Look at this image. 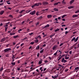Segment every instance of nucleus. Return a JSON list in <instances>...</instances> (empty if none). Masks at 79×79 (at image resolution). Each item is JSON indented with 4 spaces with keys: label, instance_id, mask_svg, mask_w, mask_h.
Masks as SVG:
<instances>
[{
    "label": "nucleus",
    "instance_id": "nucleus-1",
    "mask_svg": "<svg viewBox=\"0 0 79 79\" xmlns=\"http://www.w3.org/2000/svg\"><path fill=\"white\" fill-rule=\"evenodd\" d=\"M78 39H79V37L78 36L77 37L76 39V38L74 37L71 40V41L73 42V41L74 40V42H77V40H78Z\"/></svg>",
    "mask_w": 79,
    "mask_h": 79
},
{
    "label": "nucleus",
    "instance_id": "nucleus-2",
    "mask_svg": "<svg viewBox=\"0 0 79 79\" xmlns=\"http://www.w3.org/2000/svg\"><path fill=\"white\" fill-rule=\"evenodd\" d=\"M8 39V38L7 37H6V38H4L3 39H2L0 42H4V41H5V40H6V39Z\"/></svg>",
    "mask_w": 79,
    "mask_h": 79
},
{
    "label": "nucleus",
    "instance_id": "nucleus-3",
    "mask_svg": "<svg viewBox=\"0 0 79 79\" xmlns=\"http://www.w3.org/2000/svg\"><path fill=\"white\" fill-rule=\"evenodd\" d=\"M58 76H59V74H57V75H55L54 76H52V78L53 79H56V78L58 77Z\"/></svg>",
    "mask_w": 79,
    "mask_h": 79
},
{
    "label": "nucleus",
    "instance_id": "nucleus-4",
    "mask_svg": "<svg viewBox=\"0 0 79 79\" xmlns=\"http://www.w3.org/2000/svg\"><path fill=\"white\" fill-rule=\"evenodd\" d=\"M10 50H11V48H7L4 50V52H8V51Z\"/></svg>",
    "mask_w": 79,
    "mask_h": 79
},
{
    "label": "nucleus",
    "instance_id": "nucleus-5",
    "mask_svg": "<svg viewBox=\"0 0 79 79\" xmlns=\"http://www.w3.org/2000/svg\"><path fill=\"white\" fill-rule=\"evenodd\" d=\"M57 48H58V46L56 45H55L53 47L52 50H55Z\"/></svg>",
    "mask_w": 79,
    "mask_h": 79
},
{
    "label": "nucleus",
    "instance_id": "nucleus-6",
    "mask_svg": "<svg viewBox=\"0 0 79 79\" xmlns=\"http://www.w3.org/2000/svg\"><path fill=\"white\" fill-rule=\"evenodd\" d=\"M35 14V10H34L33 11H31L30 13V15H34V14Z\"/></svg>",
    "mask_w": 79,
    "mask_h": 79
},
{
    "label": "nucleus",
    "instance_id": "nucleus-7",
    "mask_svg": "<svg viewBox=\"0 0 79 79\" xmlns=\"http://www.w3.org/2000/svg\"><path fill=\"white\" fill-rule=\"evenodd\" d=\"M61 61L62 63H66V62H67V60H64V58H63L61 60Z\"/></svg>",
    "mask_w": 79,
    "mask_h": 79
},
{
    "label": "nucleus",
    "instance_id": "nucleus-8",
    "mask_svg": "<svg viewBox=\"0 0 79 79\" xmlns=\"http://www.w3.org/2000/svg\"><path fill=\"white\" fill-rule=\"evenodd\" d=\"M73 18H76V17H78V15H74L72 16Z\"/></svg>",
    "mask_w": 79,
    "mask_h": 79
},
{
    "label": "nucleus",
    "instance_id": "nucleus-9",
    "mask_svg": "<svg viewBox=\"0 0 79 79\" xmlns=\"http://www.w3.org/2000/svg\"><path fill=\"white\" fill-rule=\"evenodd\" d=\"M74 6H71L68 7L69 9H71V8H73Z\"/></svg>",
    "mask_w": 79,
    "mask_h": 79
},
{
    "label": "nucleus",
    "instance_id": "nucleus-10",
    "mask_svg": "<svg viewBox=\"0 0 79 79\" xmlns=\"http://www.w3.org/2000/svg\"><path fill=\"white\" fill-rule=\"evenodd\" d=\"M4 13V11L2 10L0 12V15H3V14Z\"/></svg>",
    "mask_w": 79,
    "mask_h": 79
},
{
    "label": "nucleus",
    "instance_id": "nucleus-11",
    "mask_svg": "<svg viewBox=\"0 0 79 79\" xmlns=\"http://www.w3.org/2000/svg\"><path fill=\"white\" fill-rule=\"evenodd\" d=\"M64 58L65 60H68L69 58V57H67V56H66L64 57Z\"/></svg>",
    "mask_w": 79,
    "mask_h": 79
},
{
    "label": "nucleus",
    "instance_id": "nucleus-12",
    "mask_svg": "<svg viewBox=\"0 0 79 79\" xmlns=\"http://www.w3.org/2000/svg\"><path fill=\"white\" fill-rule=\"evenodd\" d=\"M42 60H41L39 62L38 64H41V63H42Z\"/></svg>",
    "mask_w": 79,
    "mask_h": 79
},
{
    "label": "nucleus",
    "instance_id": "nucleus-13",
    "mask_svg": "<svg viewBox=\"0 0 79 79\" xmlns=\"http://www.w3.org/2000/svg\"><path fill=\"white\" fill-rule=\"evenodd\" d=\"M3 70V67H2L1 68H0V73L2 72Z\"/></svg>",
    "mask_w": 79,
    "mask_h": 79
},
{
    "label": "nucleus",
    "instance_id": "nucleus-14",
    "mask_svg": "<svg viewBox=\"0 0 79 79\" xmlns=\"http://www.w3.org/2000/svg\"><path fill=\"white\" fill-rule=\"evenodd\" d=\"M63 68H64V66H63L60 64V69H63Z\"/></svg>",
    "mask_w": 79,
    "mask_h": 79
},
{
    "label": "nucleus",
    "instance_id": "nucleus-15",
    "mask_svg": "<svg viewBox=\"0 0 79 79\" xmlns=\"http://www.w3.org/2000/svg\"><path fill=\"white\" fill-rule=\"evenodd\" d=\"M12 58L13 59L12 62H13V61H15L14 59H15V56H12Z\"/></svg>",
    "mask_w": 79,
    "mask_h": 79
},
{
    "label": "nucleus",
    "instance_id": "nucleus-16",
    "mask_svg": "<svg viewBox=\"0 0 79 79\" xmlns=\"http://www.w3.org/2000/svg\"><path fill=\"white\" fill-rule=\"evenodd\" d=\"M51 17H52L51 15H47L48 18H51Z\"/></svg>",
    "mask_w": 79,
    "mask_h": 79
},
{
    "label": "nucleus",
    "instance_id": "nucleus-17",
    "mask_svg": "<svg viewBox=\"0 0 79 79\" xmlns=\"http://www.w3.org/2000/svg\"><path fill=\"white\" fill-rule=\"evenodd\" d=\"M75 0H72L71 1H70V4H72L73 3V2H74V1H75Z\"/></svg>",
    "mask_w": 79,
    "mask_h": 79
},
{
    "label": "nucleus",
    "instance_id": "nucleus-18",
    "mask_svg": "<svg viewBox=\"0 0 79 79\" xmlns=\"http://www.w3.org/2000/svg\"><path fill=\"white\" fill-rule=\"evenodd\" d=\"M75 70H77L79 69V67H76L75 68Z\"/></svg>",
    "mask_w": 79,
    "mask_h": 79
},
{
    "label": "nucleus",
    "instance_id": "nucleus-19",
    "mask_svg": "<svg viewBox=\"0 0 79 79\" xmlns=\"http://www.w3.org/2000/svg\"><path fill=\"white\" fill-rule=\"evenodd\" d=\"M49 26L48 24H47L44 27V28H46V27H49Z\"/></svg>",
    "mask_w": 79,
    "mask_h": 79
},
{
    "label": "nucleus",
    "instance_id": "nucleus-20",
    "mask_svg": "<svg viewBox=\"0 0 79 79\" xmlns=\"http://www.w3.org/2000/svg\"><path fill=\"white\" fill-rule=\"evenodd\" d=\"M48 10V9H46L45 10H43V11L44 13H45V12H47V10Z\"/></svg>",
    "mask_w": 79,
    "mask_h": 79
},
{
    "label": "nucleus",
    "instance_id": "nucleus-21",
    "mask_svg": "<svg viewBox=\"0 0 79 79\" xmlns=\"http://www.w3.org/2000/svg\"><path fill=\"white\" fill-rule=\"evenodd\" d=\"M18 37V35H16L15 36H13V37L15 38V39H16V38H17Z\"/></svg>",
    "mask_w": 79,
    "mask_h": 79
},
{
    "label": "nucleus",
    "instance_id": "nucleus-22",
    "mask_svg": "<svg viewBox=\"0 0 79 79\" xmlns=\"http://www.w3.org/2000/svg\"><path fill=\"white\" fill-rule=\"evenodd\" d=\"M57 53H58V51H57L54 54V56H56V55H57Z\"/></svg>",
    "mask_w": 79,
    "mask_h": 79
},
{
    "label": "nucleus",
    "instance_id": "nucleus-23",
    "mask_svg": "<svg viewBox=\"0 0 79 79\" xmlns=\"http://www.w3.org/2000/svg\"><path fill=\"white\" fill-rule=\"evenodd\" d=\"M38 42H39V40H35V43H37Z\"/></svg>",
    "mask_w": 79,
    "mask_h": 79
},
{
    "label": "nucleus",
    "instance_id": "nucleus-24",
    "mask_svg": "<svg viewBox=\"0 0 79 79\" xmlns=\"http://www.w3.org/2000/svg\"><path fill=\"white\" fill-rule=\"evenodd\" d=\"M9 2H10V1H6V2H7V4H8V5H10V4H11V3Z\"/></svg>",
    "mask_w": 79,
    "mask_h": 79
},
{
    "label": "nucleus",
    "instance_id": "nucleus-25",
    "mask_svg": "<svg viewBox=\"0 0 79 79\" xmlns=\"http://www.w3.org/2000/svg\"><path fill=\"white\" fill-rule=\"evenodd\" d=\"M15 33H10V35H15Z\"/></svg>",
    "mask_w": 79,
    "mask_h": 79
},
{
    "label": "nucleus",
    "instance_id": "nucleus-26",
    "mask_svg": "<svg viewBox=\"0 0 79 79\" xmlns=\"http://www.w3.org/2000/svg\"><path fill=\"white\" fill-rule=\"evenodd\" d=\"M60 31V29H56V30H55V32H57V31Z\"/></svg>",
    "mask_w": 79,
    "mask_h": 79
},
{
    "label": "nucleus",
    "instance_id": "nucleus-27",
    "mask_svg": "<svg viewBox=\"0 0 79 79\" xmlns=\"http://www.w3.org/2000/svg\"><path fill=\"white\" fill-rule=\"evenodd\" d=\"M62 3L63 4H66V3H65V2H64V0H63L62 1Z\"/></svg>",
    "mask_w": 79,
    "mask_h": 79
},
{
    "label": "nucleus",
    "instance_id": "nucleus-28",
    "mask_svg": "<svg viewBox=\"0 0 79 79\" xmlns=\"http://www.w3.org/2000/svg\"><path fill=\"white\" fill-rule=\"evenodd\" d=\"M65 16H66V15H64L62 16V18H64Z\"/></svg>",
    "mask_w": 79,
    "mask_h": 79
},
{
    "label": "nucleus",
    "instance_id": "nucleus-29",
    "mask_svg": "<svg viewBox=\"0 0 79 79\" xmlns=\"http://www.w3.org/2000/svg\"><path fill=\"white\" fill-rule=\"evenodd\" d=\"M39 38V35L35 37V39L37 40Z\"/></svg>",
    "mask_w": 79,
    "mask_h": 79
},
{
    "label": "nucleus",
    "instance_id": "nucleus-30",
    "mask_svg": "<svg viewBox=\"0 0 79 79\" xmlns=\"http://www.w3.org/2000/svg\"><path fill=\"white\" fill-rule=\"evenodd\" d=\"M39 12L37 11L36 13V15H37V16L39 15Z\"/></svg>",
    "mask_w": 79,
    "mask_h": 79
},
{
    "label": "nucleus",
    "instance_id": "nucleus-31",
    "mask_svg": "<svg viewBox=\"0 0 79 79\" xmlns=\"http://www.w3.org/2000/svg\"><path fill=\"white\" fill-rule=\"evenodd\" d=\"M39 49V46H38L37 47H36V50H38Z\"/></svg>",
    "mask_w": 79,
    "mask_h": 79
},
{
    "label": "nucleus",
    "instance_id": "nucleus-32",
    "mask_svg": "<svg viewBox=\"0 0 79 79\" xmlns=\"http://www.w3.org/2000/svg\"><path fill=\"white\" fill-rule=\"evenodd\" d=\"M6 57H9V54H7L6 55Z\"/></svg>",
    "mask_w": 79,
    "mask_h": 79
},
{
    "label": "nucleus",
    "instance_id": "nucleus-33",
    "mask_svg": "<svg viewBox=\"0 0 79 79\" xmlns=\"http://www.w3.org/2000/svg\"><path fill=\"white\" fill-rule=\"evenodd\" d=\"M59 2L56 3L54 4V5H57Z\"/></svg>",
    "mask_w": 79,
    "mask_h": 79
},
{
    "label": "nucleus",
    "instance_id": "nucleus-34",
    "mask_svg": "<svg viewBox=\"0 0 79 79\" xmlns=\"http://www.w3.org/2000/svg\"><path fill=\"white\" fill-rule=\"evenodd\" d=\"M25 11V10H21L20 12H19V13H22V12H23V11Z\"/></svg>",
    "mask_w": 79,
    "mask_h": 79
},
{
    "label": "nucleus",
    "instance_id": "nucleus-35",
    "mask_svg": "<svg viewBox=\"0 0 79 79\" xmlns=\"http://www.w3.org/2000/svg\"><path fill=\"white\" fill-rule=\"evenodd\" d=\"M30 11H31V10H29L28 11H27L26 12L27 13H29V12H30Z\"/></svg>",
    "mask_w": 79,
    "mask_h": 79
},
{
    "label": "nucleus",
    "instance_id": "nucleus-36",
    "mask_svg": "<svg viewBox=\"0 0 79 79\" xmlns=\"http://www.w3.org/2000/svg\"><path fill=\"white\" fill-rule=\"evenodd\" d=\"M11 64L13 65H15V62H12Z\"/></svg>",
    "mask_w": 79,
    "mask_h": 79
},
{
    "label": "nucleus",
    "instance_id": "nucleus-37",
    "mask_svg": "<svg viewBox=\"0 0 79 79\" xmlns=\"http://www.w3.org/2000/svg\"><path fill=\"white\" fill-rule=\"evenodd\" d=\"M34 44V42H31V43L30 44H31V45H33Z\"/></svg>",
    "mask_w": 79,
    "mask_h": 79
},
{
    "label": "nucleus",
    "instance_id": "nucleus-38",
    "mask_svg": "<svg viewBox=\"0 0 79 79\" xmlns=\"http://www.w3.org/2000/svg\"><path fill=\"white\" fill-rule=\"evenodd\" d=\"M7 29H8V27H5V29L6 31V30H7Z\"/></svg>",
    "mask_w": 79,
    "mask_h": 79
},
{
    "label": "nucleus",
    "instance_id": "nucleus-39",
    "mask_svg": "<svg viewBox=\"0 0 79 79\" xmlns=\"http://www.w3.org/2000/svg\"><path fill=\"white\" fill-rule=\"evenodd\" d=\"M55 35V34H52V35H51V36H50V37L51 38H52V37H53V36L54 35Z\"/></svg>",
    "mask_w": 79,
    "mask_h": 79
},
{
    "label": "nucleus",
    "instance_id": "nucleus-40",
    "mask_svg": "<svg viewBox=\"0 0 79 79\" xmlns=\"http://www.w3.org/2000/svg\"><path fill=\"white\" fill-rule=\"evenodd\" d=\"M79 13V10L76 11L75 13Z\"/></svg>",
    "mask_w": 79,
    "mask_h": 79
},
{
    "label": "nucleus",
    "instance_id": "nucleus-41",
    "mask_svg": "<svg viewBox=\"0 0 79 79\" xmlns=\"http://www.w3.org/2000/svg\"><path fill=\"white\" fill-rule=\"evenodd\" d=\"M63 56H64V55H62L60 58V59H61V58H62V57H63Z\"/></svg>",
    "mask_w": 79,
    "mask_h": 79
},
{
    "label": "nucleus",
    "instance_id": "nucleus-42",
    "mask_svg": "<svg viewBox=\"0 0 79 79\" xmlns=\"http://www.w3.org/2000/svg\"><path fill=\"white\" fill-rule=\"evenodd\" d=\"M63 45V43H61L60 44V47H61V46H62V45Z\"/></svg>",
    "mask_w": 79,
    "mask_h": 79
},
{
    "label": "nucleus",
    "instance_id": "nucleus-43",
    "mask_svg": "<svg viewBox=\"0 0 79 79\" xmlns=\"http://www.w3.org/2000/svg\"><path fill=\"white\" fill-rule=\"evenodd\" d=\"M32 34H33V33L32 32H31L29 34V35H32Z\"/></svg>",
    "mask_w": 79,
    "mask_h": 79
},
{
    "label": "nucleus",
    "instance_id": "nucleus-44",
    "mask_svg": "<svg viewBox=\"0 0 79 79\" xmlns=\"http://www.w3.org/2000/svg\"><path fill=\"white\" fill-rule=\"evenodd\" d=\"M35 6H39V4L38 3L35 4Z\"/></svg>",
    "mask_w": 79,
    "mask_h": 79
},
{
    "label": "nucleus",
    "instance_id": "nucleus-45",
    "mask_svg": "<svg viewBox=\"0 0 79 79\" xmlns=\"http://www.w3.org/2000/svg\"><path fill=\"white\" fill-rule=\"evenodd\" d=\"M54 10H55V11H58V9H55Z\"/></svg>",
    "mask_w": 79,
    "mask_h": 79
},
{
    "label": "nucleus",
    "instance_id": "nucleus-46",
    "mask_svg": "<svg viewBox=\"0 0 79 79\" xmlns=\"http://www.w3.org/2000/svg\"><path fill=\"white\" fill-rule=\"evenodd\" d=\"M39 39H41V36H40V35H39Z\"/></svg>",
    "mask_w": 79,
    "mask_h": 79
},
{
    "label": "nucleus",
    "instance_id": "nucleus-47",
    "mask_svg": "<svg viewBox=\"0 0 79 79\" xmlns=\"http://www.w3.org/2000/svg\"><path fill=\"white\" fill-rule=\"evenodd\" d=\"M44 62H45V63H48V61H47V60H44Z\"/></svg>",
    "mask_w": 79,
    "mask_h": 79
},
{
    "label": "nucleus",
    "instance_id": "nucleus-48",
    "mask_svg": "<svg viewBox=\"0 0 79 79\" xmlns=\"http://www.w3.org/2000/svg\"><path fill=\"white\" fill-rule=\"evenodd\" d=\"M20 45V43H18V44H17V45H16L15 46V47H16V46H17V45Z\"/></svg>",
    "mask_w": 79,
    "mask_h": 79
},
{
    "label": "nucleus",
    "instance_id": "nucleus-49",
    "mask_svg": "<svg viewBox=\"0 0 79 79\" xmlns=\"http://www.w3.org/2000/svg\"><path fill=\"white\" fill-rule=\"evenodd\" d=\"M23 45H24V43H23L22 44L20 45V46H21V47H22V46H23Z\"/></svg>",
    "mask_w": 79,
    "mask_h": 79
},
{
    "label": "nucleus",
    "instance_id": "nucleus-50",
    "mask_svg": "<svg viewBox=\"0 0 79 79\" xmlns=\"http://www.w3.org/2000/svg\"><path fill=\"white\" fill-rule=\"evenodd\" d=\"M70 55H71V53H72V51H71L69 52Z\"/></svg>",
    "mask_w": 79,
    "mask_h": 79
},
{
    "label": "nucleus",
    "instance_id": "nucleus-51",
    "mask_svg": "<svg viewBox=\"0 0 79 79\" xmlns=\"http://www.w3.org/2000/svg\"><path fill=\"white\" fill-rule=\"evenodd\" d=\"M15 44H16V42H14L13 43V45H15Z\"/></svg>",
    "mask_w": 79,
    "mask_h": 79
},
{
    "label": "nucleus",
    "instance_id": "nucleus-52",
    "mask_svg": "<svg viewBox=\"0 0 79 79\" xmlns=\"http://www.w3.org/2000/svg\"><path fill=\"white\" fill-rule=\"evenodd\" d=\"M20 47V46H17L16 47V49H18V48H19Z\"/></svg>",
    "mask_w": 79,
    "mask_h": 79
},
{
    "label": "nucleus",
    "instance_id": "nucleus-53",
    "mask_svg": "<svg viewBox=\"0 0 79 79\" xmlns=\"http://www.w3.org/2000/svg\"><path fill=\"white\" fill-rule=\"evenodd\" d=\"M35 4L34 5L32 6L31 7L32 8H34V7H35Z\"/></svg>",
    "mask_w": 79,
    "mask_h": 79
},
{
    "label": "nucleus",
    "instance_id": "nucleus-54",
    "mask_svg": "<svg viewBox=\"0 0 79 79\" xmlns=\"http://www.w3.org/2000/svg\"><path fill=\"white\" fill-rule=\"evenodd\" d=\"M74 48V46H72V47H71L70 48L71 49H73Z\"/></svg>",
    "mask_w": 79,
    "mask_h": 79
},
{
    "label": "nucleus",
    "instance_id": "nucleus-55",
    "mask_svg": "<svg viewBox=\"0 0 79 79\" xmlns=\"http://www.w3.org/2000/svg\"><path fill=\"white\" fill-rule=\"evenodd\" d=\"M9 17L10 18H12L13 17L12 16V15H9Z\"/></svg>",
    "mask_w": 79,
    "mask_h": 79
},
{
    "label": "nucleus",
    "instance_id": "nucleus-56",
    "mask_svg": "<svg viewBox=\"0 0 79 79\" xmlns=\"http://www.w3.org/2000/svg\"><path fill=\"white\" fill-rule=\"evenodd\" d=\"M44 52V50H42L40 51V53H42Z\"/></svg>",
    "mask_w": 79,
    "mask_h": 79
},
{
    "label": "nucleus",
    "instance_id": "nucleus-57",
    "mask_svg": "<svg viewBox=\"0 0 79 79\" xmlns=\"http://www.w3.org/2000/svg\"><path fill=\"white\" fill-rule=\"evenodd\" d=\"M39 22H38L36 23V25H39Z\"/></svg>",
    "mask_w": 79,
    "mask_h": 79
},
{
    "label": "nucleus",
    "instance_id": "nucleus-58",
    "mask_svg": "<svg viewBox=\"0 0 79 79\" xmlns=\"http://www.w3.org/2000/svg\"><path fill=\"white\" fill-rule=\"evenodd\" d=\"M48 58L49 59V60H52V58H51V57H50V56H49Z\"/></svg>",
    "mask_w": 79,
    "mask_h": 79
},
{
    "label": "nucleus",
    "instance_id": "nucleus-59",
    "mask_svg": "<svg viewBox=\"0 0 79 79\" xmlns=\"http://www.w3.org/2000/svg\"><path fill=\"white\" fill-rule=\"evenodd\" d=\"M68 71V69H66L65 70V72H67V71Z\"/></svg>",
    "mask_w": 79,
    "mask_h": 79
},
{
    "label": "nucleus",
    "instance_id": "nucleus-60",
    "mask_svg": "<svg viewBox=\"0 0 79 79\" xmlns=\"http://www.w3.org/2000/svg\"><path fill=\"white\" fill-rule=\"evenodd\" d=\"M72 73H73V72H70V74H69V75H70V74H72Z\"/></svg>",
    "mask_w": 79,
    "mask_h": 79
},
{
    "label": "nucleus",
    "instance_id": "nucleus-61",
    "mask_svg": "<svg viewBox=\"0 0 79 79\" xmlns=\"http://www.w3.org/2000/svg\"><path fill=\"white\" fill-rule=\"evenodd\" d=\"M38 4H39V5H42V3L40 2H39V3H38Z\"/></svg>",
    "mask_w": 79,
    "mask_h": 79
},
{
    "label": "nucleus",
    "instance_id": "nucleus-62",
    "mask_svg": "<svg viewBox=\"0 0 79 79\" xmlns=\"http://www.w3.org/2000/svg\"><path fill=\"white\" fill-rule=\"evenodd\" d=\"M68 31H66L65 32V34H68Z\"/></svg>",
    "mask_w": 79,
    "mask_h": 79
},
{
    "label": "nucleus",
    "instance_id": "nucleus-63",
    "mask_svg": "<svg viewBox=\"0 0 79 79\" xmlns=\"http://www.w3.org/2000/svg\"><path fill=\"white\" fill-rule=\"evenodd\" d=\"M46 46V44H44L42 46V47H45Z\"/></svg>",
    "mask_w": 79,
    "mask_h": 79
},
{
    "label": "nucleus",
    "instance_id": "nucleus-64",
    "mask_svg": "<svg viewBox=\"0 0 79 79\" xmlns=\"http://www.w3.org/2000/svg\"><path fill=\"white\" fill-rule=\"evenodd\" d=\"M18 63H20V60H19L18 61Z\"/></svg>",
    "mask_w": 79,
    "mask_h": 79
}]
</instances>
